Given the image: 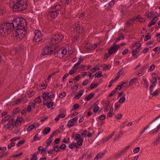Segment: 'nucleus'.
<instances>
[{"instance_id": "obj_1", "label": "nucleus", "mask_w": 160, "mask_h": 160, "mask_svg": "<svg viewBox=\"0 0 160 160\" xmlns=\"http://www.w3.org/2000/svg\"><path fill=\"white\" fill-rule=\"evenodd\" d=\"M27 25L26 21L23 18H14L11 22H6L0 25V34L8 36L14 30L12 37L16 41H19L24 38L27 33Z\"/></svg>"}, {"instance_id": "obj_2", "label": "nucleus", "mask_w": 160, "mask_h": 160, "mask_svg": "<svg viewBox=\"0 0 160 160\" xmlns=\"http://www.w3.org/2000/svg\"><path fill=\"white\" fill-rule=\"evenodd\" d=\"M64 36L61 33H58L52 35L49 38V45L44 47L43 56L46 55H51L53 53L54 50H56L57 44L60 43L63 39Z\"/></svg>"}, {"instance_id": "obj_3", "label": "nucleus", "mask_w": 160, "mask_h": 160, "mask_svg": "<svg viewBox=\"0 0 160 160\" xmlns=\"http://www.w3.org/2000/svg\"><path fill=\"white\" fill-rule=\"evenodd\" d=\"M62 9V6L58 4L52 7L48 12L47 17L50 19H53L56 18L58 15L59 12Z\"/></svg>"}, {"instance_id": "obj_4", "label": "nucleus", "mask_w": 160, "mask_h": 160, "mask_svg": "<svg viewBox=\"0 0 160 160\" xmlns=\"http://www.w3.org/2000/svg\"><path fill=\"white\" fill-rule=\"evenodd\" d=\"M28 7L27 0H18L12 7L14 12L22 11L26 9Z\"/></svg>"}, {"instance_id": "obj_5", "label": "nucleus", "mask_w": 160, "mask_h": 160, "mask_svg": "<svg viewBox=\"0 0 160 160\" xmlns=\"http://www.w3.org/2000/svg\"><path fill=\"white\" fill-rule=\"evenodd\" d=\"M71 51L66 46V47H63L61 48L58 50V47L56 48V50H54L53 53L54 55L56 58H62L64 55L66 54L68 51V54H71V52H69Z\"/></svg>"}, {"instance_id": "obj_6", "label": "nucleus", "mask_w": 160, "mask_h": 160, "mask_svg": "<svg viewBox=\"0 0 160 160\" xmlns=\"http://www.w3.org/2000/svg\"><path fill=\"white\" fill-rule=\"evenodd\" d=\"M80 22L78 21L76 22L73 25V28H74V32H76V34L78 35L84 33V28L80 25Z\"/></svg>"}, {"instance_id": "obj_7", "label": "nucleus", "mask_w": 160, "mask_h": 160, "mask_svg": "<svg viewBox=\"0 0 160 160\" xmlns=\"http://www.w3.org/2000/svg\"><path fill=\"white\" fill-rule=\"evenodd\" d=\"M43 101L49 100V99H52V98H54V95L52 92H44L41 95Z\"/></svg>"}, {"instance_id": "obj_8", "label": "nucleus", "mask_w": 160, "mask_h": 160, "mask_svg": "<svg viewBox=\"0 0 160 160\" xmlns=\"http://www.w3.org/2000/svg\"><path fill=\"white\" fill-rule=\"evenodd\" d=\"M34 34L33 41L37 42H39L42 40V37L41 32L39 30H36Z\"/></svg>"}, {"instance_id": "obj_9", "label": "nucleus", "mask_w": 160, "mask_h": 160, "mask_svg": "<svg viewBox=\"0 0 160 160\" xmlns=\"http://www.w3.org/2000/svg\"><path fill=\"white\" fill-rule=\"evenodd\" d=\"M156 127V130H155L154 129H153L152 130V133L151 132H149V134L150 135H152L154 134L155 132H157L159 129L160 128V121H157L156 122L154 123L151 126L152 129H153L155 127Z\"/></svg>"}, {"instance_id": "obj_10", "label": "nucleus", "mask_w": 160, "mask_h": 160, "mask_svg": "<svg viewBox=\"0 0 160 160\" xmlns=\"http://www.w3.org/2000/svg\"><path fill=\"white\" fill-rule=\"evenodd\" d=\"M119 48V46H118L115 44L113 46H112L108 50V52L110 54H112L118 51V48Z\"/></svg>"}, {"instance_id": "obj_11", "label": "nucleus", "mask_w": 160, "mask_h": 160, "mask_svg": "<svg viewBox=\"0 0 160 160\" xmlns=\"http://www.w3.org/2000/svg\"><path fill=\"white\" fill-rule=\"evenodd\" d=\"M130 147V146H128L125 147L124 148L123 150H121L118 153L116 154V157L118 158L120 157L122 154H123L125 152H127L129 149Z\"/></svg>"}, {"instance_id": "obj_12", "label": "nucleus", "mask_w": 160, "mask_h": 160, "mask_svg": "<svg viewBox=\"0 0 160 160\" xmlns=\"http://www.w3.org/2000/svg\"><path fill=\"white\" fill-rule=\"evenodd\" d=\"M52 101V99H49V100L47 101H43V104L46 105L47 108H49L53 105V102Z\"/></svg>"}, {"instance_id": "obj_13", "label": "nucleus", "mask_w": 160, "mask_h": 160, "mask_svg": "<svg viewBox=\"0 0 160 160\" xmlns=\"http://www.w3.org/2000/svg\"><path fill=\"white\" fill-rule=\"evenodd\" d=\"M160 118V115H159L157 117H156V118L154 119L148 125L146 128H144L143 130L142 131V132H141V134H143V133L144 132L146 131V130L149 127V125L151 123H152L154 121L158 119L159 118Z\"/></svg>"}, {"instance_id": "obj_14", "label": "nucleus", "mask_w": 160, "mask_h": 160, "mask_svg": "<svg viewBox=\"0 0 160 160\" xmlns=\"http://www.w3.org/2000/svg\"><path fill=\"white\" fill-rule=\"evenodd\" d=\"M115 1L114 0H112L109 2L108 4H106L104 7L106 8H112L113 7L115 4Z\"/></svg>"}, {"instance_id": "obj_15", "label": "nucleus", "mask_w": 160, "mask_h": 160, "mask_svg": "<svg viewBox=\"0 0 160 160\" xmlns=\"http://www.w3.org/2000/svg\"><path fill=\"white\" fill-rule=\"evenodd\" d=\"M128 84L127 82H123L122 83H121L120 85H118L117 86L116 88V90H117V89H118L119 90H120L122 89V86L123 87H126Z\"/></svg>"}, {"instance_id": "obj_16", "label": "nucleus", "mask_w": 160, "mask_h": 160, "mask_svg": "<svg viewBox=\"0 0 160 160\" xmlns=\"http://www.w3.org/2000/svg\"><path fill=\"white\" fill-rule=\"evenodd\" d=\"M51 130V129L49 127H46L43 130L42 132L44 135L47 134L49 133Z\"/></svg>"}, {"instance_id": "obj_17", "label": "nucleus", "mask_w": 160, "mask_h": 160, "mask_svg": "<svg viewBox=\"0 0 160 160\" xmlns=\"http://www.w3.org/2000/svg\"><path fill=\"white\" fill-rule=\"evenodd\" d=\"M83 92V90H81L79 92L75 94L74 98H77L78 99H79L82 95Z\"/></svg>"}, {"instance_id": "obj_18", "label": "nucleus", "mask_w": 160, "mask_h": 160, "mask_svg": "<svg viewBox=\"0 0 160 160\" xmlns=\"http://www.w3.org/2000/svg\"><path fill=\"white\" fill-rule=\"evenodd\" d=\"M160 142V133H159L158 136L156 137V139L153 142L154 144L157 145Z\"/></svg>"}, {"instance_id": "obj_19", "label": "nucleus", "mask_w": 160, "mask_h": 160, "mask_svg": "<svg viewBox=\"0 0 160 160\" xmlns=\"http://www.w3.org/2000/svg\"><path fill=\"white\" fill-rule=\"evenodd\" d=\"M83 142V140H81L77 142L76 143H74V147H76V148H78V146L77 145H78V146H82V143Z\"/></svg>"}, {"instance_id": "obj_20", "label": "nucleus", "mask_w": 160, "mask_h": 160, "mask_svg": "<svg viewBox=\"0 0 160 160\" xmlns=\"http://www.w3.org/2000/svg\"><path fill=\"white\" fill-rule=\"evenodd\" d=\"M88 76H89L90 77V78H93L94 77V75H92L91 73L90 72H82V76L84 77V76L85 75H88Z\"/></svg>"}, {"instance_id": "obj_21", "label": "nucleus", "mask_w": 160, "mask_h": 160, "mask_svg": "<svg viewBox=\"0 0 160 160\" xmlns=\"http://www.w3.org/2000/svg\"><path fill=\"white\" fill-rule=\"evenodd\" d=\"M94 94L91 93L89 95H86L85 97V100L86 101H88L90 100L94 96Z\"/></svg>"}, {"instance_id": "obj_22", "label": "nucleus", "mask_w": 160, "mask_h": 160, "mask_svg": "<svg viewBox=\"0 0 160 160\" xmlns=\"http://www.w3.org/2000/svg\"><path fill=\"white\" fill-rule=\"evenodd\" d=\"M160 93V90L159 89H157L155 90L154 92H153L151 93V95L153 96H157L159 94V93Z\"/></svg>"}, {"instance_id": "obj_23", "label": "nucleus", "mask_w": 160, "mask_h": 160, "mask_svg": "<svg viewBox=\"0 0 160 160\" xmlns=\"http://www.w3.org/2000/svg\"><path fill=\"white\" fill-rule=\"evenodd\" d=\"M21 121L20 120H19L17 119L15 121V123L14 125L17 127H19L21 125Z\"/></svg>"}, {"instance_id": "obj_24", "label": "nucleus", "mask_w": 160, "mask_h": 160, "mask_svg": "<svg viewBox=\"0 0 160 160\" xmlns=\"http://www.w3.org/2000/svg\"><path fill=\"white\" fill-rule=\"evenodd\" d=\"M11 116L9 115H7L3 119H2L1 121V123H3L6 121H8L10 119Z\"/></svg>"}, {"instance_id": "obj_25", "label": "nucleus", "mask_w": 160, "mask_h": 160, "mask_svg": "<svg viewBox=\"0 0 160 160\" xmlns=\"http://www.w3.org/2000/svg\"><path fill=\"white\" fill-rule=\"evenodd\" d=\"M75 139L77 142L81 140H83V138H81V135L78 134H77L75 137Z\"/></svg>"}, {"instance_id": "obj_26", "label": "nucleus", "mask_w": 160, "mask_h": 160, "mask_svg": "<svg viewBox=\"0 0 160 160\" xmlns=\"http://www.w3.org/2000/svg\"><path fill=\"white\" fill-rule=\"evenodd\" d=\"M82 76V74H79L76 76L75 78H72L70 79H72V80L74 81L76 80L78 81L79 80L80 78H81Z\"/></svg>"}, {"instance_id": "obj_27", "label": "nucleus", "mask_w": 160, "mask_h": 160, "mask_svg": "<svg viewBox=\"0 0 160 160\" xmlns=\"http://www.w3.org/2000/svg\"><path fill=\"white\" fill-rule=\"evenodd\" d=\"M14 119H11L9 120L8 123L6 125L14 126Z\"/></svg>"}, {"instance_id": "obj_28", "label": "nucleus", "mask_w": 160, "mask_h": 160, "mask_svg": "<svg viewBox=\"0 0 160 160\" xmlns=\"http://www.w3.org/2000/svg\"><path fill=\"white\" fill-rule=\"evenodd\" d=\"M75 123L73 121H71V119L69 120L68 123V126L69 127H73L75 125Z\"/></svg>"}, {"instance_id": "obj_29", "label": "nucleus", "mask_w": 160, "mask_h": 160, "mask_svg": "<svg viewBox=\"0 0 160 160\" xmlns=\"http://www.w3.org/2000/svg\"><path fill=\"white\" fill-rule=\"evenodd\" d=\"M98 83L93 84V83H92L91 84L90 86L88 87V88H90V89H92L97 88L98 86Z\"/></svg>"}, {"instance_id": "obj_30", "label": "nucleus", "mask_w": 160, "mask_h": 160, "mask_svg": "<svg viewBox=\"0 0 160 160\" xmlns=\"http://www.w3.org/2000/svg\"><path fill=\"white\" fill-rule=\"evenodd\" d=\"M137 80V78H134L130 80L129 82V85H131L133 83H135V81Z\"/></svg>"}, {"instance_id": "obj_31", "label": "nucleus", "mask_w": 160, "mask_h": 160, "mask_svg": "<svg viewBox=\"0 0 160 160\" xmlns=\"http://www.w3.org/2000/svg\"><path fill=\"white\" fill-rule=\"evenodd\" d=\"M60 147L58 145H57L55 146H54L53 147V150L55 151L56 152H58L60 151Z\"/></svg>"}, {"instance_id": "obj_32", "label": "nucleus", "mask_w": 160, "mask_h": 160, "mask_svg": "<svg viewBox=\"0 0 160 160\" xmlns=\"http://www.w3.org/2000/svg\"><path fill=\"white\" fill-rule=\"evenodd\" d=\"M102 76V72L98 71L95 74L94 76L95 78H99Z\"/></svg>"}, {"instance_id": "obj_33", "label": "nucleus", "mask_w": 160, "mask_h": 160, "mask_svg": "<svg viewBox=\"0 0 160 160\" xmlns=\"http://www.w3.org/2000/svg\"><path fill=\"white\" fill-rule=\"evenodd\" d=\"M151 38V36H150V33H148L147 35L145 36L144 38V41H147L148 39H150Z\"/></svg>"}, {"instance_id": "obj_34", "label": "nucleus", "mask_w": 160, "mask_h": 160, "mask_svg": "<svg viewBox=\"0 0 160 160\" xmlns=\"http://www.w3.org/2000/svg\"><path fill=\"white\" fill-rule=\"evenodd\" d=\"M42 101V100L40 98V96H38L37 98H36L34 102L36 103H39Z\"/></svg>"}, {"instance_id": "obj_35", "label": "nucleus", "mask_w": 160, "mask_h": 160, "mask_svg": "<svg viewBox=\"0 0 160 160\" xmlns=\"http://www.w3.org/2000/svg\"><path fill=\"white\" fill-rule=\"evenodd\" d=\"M38 133H37L36 134V135L34 136L33 138V140L34 141H36L39 140L41 138H39L38 137Z\"/></svg>"}, {"instance_id": "obj_36", "label": "nucleus", "mask_w": 160, "mask_h": 160, "mask_svg": "<svg viewBox=\"0 0 160 160\" xmlns=\"http://www.w3.org/2000/svg\"><path fill=\"white\" fill-rule=\"evenodd\" d=\"M35 127V125H31L29 126L27 129V131L28 132H30Z\"/></svg>"}, {"instance_id": "obj_37", "label": "nucleus", "mask_w": 160, "mask_h": 160, "mask_svg": "<svg viewBox=\"0 0 160 160\" xmlns=\"http://www.w3.org/2000/svg\"><path fill=\"white\" fill-rule=\"evenodd\" d=\"M14 125H5L4 128H7V129L12 130L14 127Z\"/></svg>"}, {"instance_id": "obj_38", "label": "nucleus", "mask_w": 160, "mask_h": 160, "mask_svg": "<svg viewBox=\"0 0 160 160\" xmlns=\"http://www.w3.org/2000/svg\"><path fill=\"white\" fill-rule=\"evenodd\" d=\"M105 104L104 106L105 108V111H106L108 108V107L110 105V102L109 101H107L106 102L104 103Z\"/></svg>"}, {"instance_id": "obj_39", "label": "nucleus", "mask_w": 160, "mask_h": 160, "mask_svg": "<svg viewBox=\"0 0 160 160\" xmlns=\"http://www.w3.org/2000/svg\"><path fill=\"white\" fill-rule=\"evenodd\" d=\"M20 109L19 108H17L14 109L13 111V113L14 114H16L18 113L20 110Z\"/></svg>"}, {"instance_id": "obj_40", "label": "nucleus", "mask_w": 160, "mask_h": 160, "mask_svg": "<svg viewBox=\"0 0 160 160\" xmlns=\"http://www.w3.org/2000/svg\"><path fill=\"white\" fill-rule=\"evenodd\" d=\"M5 12L6 10L4 8L2 7L0 8V15L2 14Z\"/></svg>"}, {"instance_id": "obj_41", "label": "nucleus", "mask_w": 160, "mask_h": 160, "mask_svg": "<svg viewBox=\"0 0 160 160\" xmlns=\"http://www.w3.org/2000/svg\"><path fill=\"white\" fill-rule=\"evenodd\" d=\"M66 95V92H62V93H61L59 95V98H63Z\"/></svg>"}, {"instance_id": "obj_42", "label": "nucleus", "mask_w": 160, "mask_h": 160, "mask_svg": "<svg viewBox=\"0 0 160 160\" xmlns=\"http://www.w3.org/2000/svg\"><path fill=\"white\" fill-rule=\"evenodd\" d=\"M25 142V140H24L20 141L19 142H18V143L17 144V146L18 147H20L21 145L24 143Z\"/></svg>"}, {"instance_id": "obj_43", "label": "nucleus", "mask_w": 160, "mask_h": 160, "mask_svg": "<svg viewBox=\"0 0 160 160\" xmlns=\"http://www.w3.org/2000/svg\"><path fill=\"white\" fill-rule=\"evenodd\" d=\"M80 106L78 104V103H76L74 104L73 106V108L72 109V110H76L78 109Z\"/></svg>"}, {"instance_id": "obj_44", "label": "nucleus", "mask_w": 160, "mask_h": 160, "mask_svg": "<svg viewBox=\"0 0 160 160\" xmlns=\"http://www.w3.org/2000/svg\"><path fill=\"white\" fill-rule=\"evenodd\" d=\"M133 21L131 20V19H130L129 20H127V22H126V24H127L128 25H131L133 23Z\"/></svg>"}, {"instance_id": "obj_45", "label": "nucleus", "mask_w": 160, "mask_h": 160, "mask_svg": "<svg viewBox=\"0 0 160 160\" xmlns=\"http://www.w3.org/2000/svg\"><path fill=\"white\" fill-rule=\"evenodd\" d=\"M143 80L144 81V85L146 86V88H147L148 86V81L146 79V78L145 79L143 78Z\"/></svg>"}, {"instance_id": "obj_46", "label": "nucleus", "mask_w": 160, "mask_h": 160, "mask_svg": "<svg viewBox=\"0 0 160 160\" xmlns=\"http://www.w3.org/2000/svg\"><path fill=\"white\" fill-rule=\"evenodd\" d=\"M125 98L124 97L121 98L118 101L120 103H122L125 101Z\"/></svg>"}, {"instance_id": "obj_47", "label": "nucleus", "mask_w": 160, "mask_h": 160, "mask_svg": "<svg viewBox=\"0 0 160 160\" xmlns=\"http://www.w3.org/2000/svg\"><path fill=\"white\" fill-rule=\"evenodd\" d=\"M106 118V116L105 114H102L99 117V119L101 120H104Z\"/></svg>"}, {"instance_id": "obj_48", "label": "nucleus", "mask_w": 160, "mask_h": 160, "mask_svg": "<svg viewBox=\"0 0 160 160\" xmlns=\"http://www.w3.org/2000/svg\"><path fill=\"white\" fill-rule=\"evenodd\" d=\"M148 17V18H151L154 16L153 13L152 11H151L147 14Z\"/></svg>"}, {"instance_id": "obj_49", "label": "nucleus", "mask_w": 160, "mask_h": 160, "mask_svg": "<svg viewBox=\"0 0 160 160\" xmlns=\"http://www.w3.org/2000/svg\"><path fill=\"white\" fill-rule=\"evenodd\" d=\"M124 38H125L124 37V36H120V37H118V38L117 39H116V41L114 42H118L119 40H123V39H124Z\"/></svg>"}, {"instance_id": "obj_50", "label": "nucleus", "mask_w": 160, "mask_h": 160, "mask_svg": "<svg viewBox=\"0 0 160 160\" xmlns=\"http://www.w3.org/2000/svg\"><path fill=\"white\" fill-rule=\"evenodd\" d=\"M122 114H118L115 117L118 119H120L122 118Z\"/></svg>"}, {"instance_id": "obj_51", "label": "nucleus", "mask_w": 160, "mask_h": 160, "mask_svg": "<svg viewBox=\"0 0 160 160\" xmlns=\"http://www.w3.org/2000/svg\"><path fill=\"white\" fill-rule=\"evenodd\" d=\"M87 132L88 131L87 130H84L81 134L82 136L83 137H86L87 136L86 134Z\"/></svg>"}, {"instance_id": "obj_52", "label": "nucleus", "mask_w": 160, "mask_h": 160, "mask_svg": "<svg viewBox=\"0 0 160 160\" xmlns=\"http://www.w3.org/2000/svg\"><path fill=\"white\" fill-rule=\"evenodd\" d=\"M87 50H91L93 49V47L92 45H89L85 46Z\"/></svg>"}, {"instance_id": "obj_53", "label": "nucleus", "mask_w": 160, "mask_h": 160, "mask_svg": "<svg viewBox=\"0 0 160 160\" xmlns=\"http://www.w3.org/2000/svg\"><path fill=\"white\" fill-rule=\"evenodd\" d=\"M104 152H102L101 153H99L98 154L97 157L98 158V159H100L102 158V156L104 155Z\"/></svg>"}, {"instance_id": "obj_54", "label": "nucleus", "mask_w": 160, "mask_h": 160, "mask_svg": "<svg viewBox=\"0 0 160 160\" xmlns=\"http://www.w3.org/2000/svg\"><path fill=\"white\" fill-rule=\"evenodd\" d=\"M140 149V148L139 147L136 148L134 149L133 152L134 153H137L139 151Z\"/></svg>"}, {"instance_id": "obj_55", "label": "nucleus", "mask_w": 160, "mask_h": 160, "mask_svg": "<svg viewBox=\"0 0 160 160\" xmlns=\"http://www.w3.org/2000/svg\"><path fill=\"white\" fill-rule=\"evenodd\" d=\"M15 144L14 142H12L10 144L8 145V149L11 148L12 147L15 146Z\"/></svg>"}, {"instance_id": "obj_56", "label": "nucleus", "mask_w": 160, "mask_h": 160, "mask_svg": "<svg viewBox=\"0 0 160 160\" xmlns=\"http://www.w3.org/2000/svg\"><path fill=\"white\" fill-rule=\"evenodd\" d=\"M34 94H35L34 92L32 91H31V92H28V97L29 98H30V97H32V96Z\"/></svg>"}, {"instance_id": "obj_57", "label": "nucleus", "mask_w": 160, "mask_h": 160, "mask_svg": "<svg viewBox=\"0 0 160 160\" xmlns=\"http://www.w3.org/2000/svg\"><path fill=\"white\" fill-rule=\"evenodd\" d=\"M78 116H77L71 119V121H73L74 123H75L76 122H77L78 120Z\"/></svg>"}, {"instance_id": "obj_58", "label": "nucleus", "mask_w": 160, "mask_h": 160, "mask_svg": "<svg viewBox=\"0 0 160 160\" xmlns=\"http://www.w3.org/2000/svg\"><path fill=\"white\" fill-rule=\"evenodd\" d=\"M158 17L156 16L155 17L153 18H152L151 20V22H152L153 23V22H155V24L156 22L158 20Z\"/></svg>"}, {"instance_id": "obj_59", "label": "nucleus", "mask_w": 160, "mask_h": 160, "mask_svg": "<svg viewBox=\"0 0 160 160\" xmlns=\"http://www.w3.org/2000/svg\"><path fill=\"white\" fill-rule=\"evenodd\" d=\"M38 149L41 151V154H42L44 150V148L42 146H39L38 148Z\"/></svg>"}, {"instance_id": "obj_60", "label": "nucleus", "mask_w": 160, "mask_h": 160, "mask_svg": "<svg viewBox=\"0 0 160 160\" xmlns=\"http://www.w3.org/2000/svg\"><path fill=\"white\" fill-rule=\"evenodd\" d=\"M154 68L155 66L154 65L152 64L150 66V68L148 70V72L152 71L154 69Z\"/></svg>"}, {"instance_id": "obj_61", "label": "nucleus", "mask_w": 160, "mask_h": 160, "mask_svg": "<svg viewBox=\"0 0 160 160\" xmlns=\"http://www.w3.org/2000/svg\"><path fill=\"white\" fill-rule=\"evenodd\" d=\"M137 49H133L132 51V56H135L136 54L137 53Z\"/></svg>"}, {"instance_id": "obj_62", "label": "nucleus", "mask_w": 160, "mask_h": 160, "mask_svg": "<svg viewBox=\"0 0 160 160\" xmlns=\"http://www.w3.org/2000/svg\"><path fill=\"white\" fill-rule=\"evenodd\" d=\"M76 72V69H71L70 70L69 72V73L70 75H72Z\"/></svg>"}, {"instance_id": "obj_63", "label": "nucleus", "mask_w": 160, "mask_h": 160, "mask_svg": "<svg viewBox=\"0 0 160 160\" xmlns=\"http://www.w3.org/2000/svg\"><path fill=\"white\" fill-rule=\"evenodd\" d=\"M47 84H42L41 85V86L40 87V88L42 90L43 89L46 88L47 87Z\"/></svg>"}, {"instance_id": "obj_64", "label": "nucleus", "mask_w": 160, "mask_h": 160, "mask_svg": "<svg viewBox=\"0 0 160 160\" xmlns=\"http://www.w3.org/2000/svg\"><path fill=\"white\" fill-rule=\"evenodd\" d=\"M99 109V107L98 106H96L93 109V111L95 112H96Z\"/></svg>"}]
</instances>
